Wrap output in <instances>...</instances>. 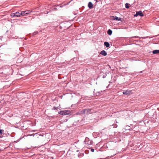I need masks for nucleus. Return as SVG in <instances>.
Masks as SVG:
<instances>
[{
	"mask_svg": "<svg viewBox=\"0 0 159 159\" xmlns=\"http://www.w3.org/2000/svg\"><path fill=\"white\" fill-rule=\"evenodd\" d=\"M92 110L90 109H85L83 110V112L82 113V114H88L92 113L93 112V111H92Z\"/></svg>",
	"mask_w": 159,
	"mask_h": 159,
	"instance_id": "obj_1",
	"label": "nucleus"
},
{
	"mask_svg": "<svg viewBox=\"0 0 159 159\" xmlns=\"http://www.w3.org/2000/svg\"><path fill=\"white\" fill-rule=\"evenodd\" d=\"M70 113V111L69 110L60 111V115H69Z\"/></svg>",
	"mask_w": 159,
	"mask_h": 159,
	"instance_id": "obj_2",
	"label": "nucleus"
},
{
	"mask_svg": "<svg viewBox=\"0 0 159 159\" xmlns=\"http://www.w3.org/2000/svg\"><path fill=\"white\" fill-rule=\"evenodd\" d=\"M11 16L12 17L16 16L19 17H20L21 15L19 12H16V13H12L11 14Z\"/></svg>",
	"mask_w": 159,
	"mask_h": 159,
	"instance_id": "obj_3",
	"label": "nucleus"
},
{
	"mask_svg": "<svg viewBox=\"0 0 159 159\" xmlns=\"http://www.w3.org/2000/svg\"><path fill=\"white\" fill-rule=\"evenodd\" d=\"M111 19L114 20L121 21H122L123 19L120 18H119L116 16H112L111 17Z\"/></svg>",
	"mask_w": 159,
	"mask_h": 159,
	"instance_id": "obj_4",
	"label": "nucleus"
},
{
	"mask_svg": "<svg viewBox=\"0 0 159 159\" xmlns=\"http://www.w3.org/2000/svg\"><path fill=\"white\" fill-rule=\"evenodd\" d=\"M138 16H143V14L142 13L141 11H137L136 14L134 15V16L136 17Z\"/></svg>",
	"mask_w": 159,
	"mask_h": 159,
	"instance_id": "obj_5",
	"label": "nucleus"
},
{
	"mask_svg": "<svg viewBox=\"0 0 159 159\" xmlns=\"http://www.w3.org/2000/svg\"><path fill=\"white\" fill-rule=\"evenodd\" d=\"M123 94L126 95H129L132 94V91L131 90H126V91L123 92Z\"/></svg>",
	"mask_w": 159,
	"mask_h": 159,
	"instance_id": "obj_6",
	"label": "nucleus"
},
{
	"mask_svg": "<svg viewBox=\"0 0 159 159\" xmlns=\"http://www.w3.org/2000/svg\"><path fill=\"white\" fill-rule=\"evenodd\" d=\"M100 53L104 56H106L107 55V53L105 50H102L100 52Z\"/></svg>",
	"mask_w": 159,
	"mask_h": 159,
	"instance_id": "obj_7",
	"label": "nucleus"
},
{
	"mask_svg": "<svg viewBox=\"0 0 159 159\" xmlns=\"http://www.w3.org/2000/svg\"><path fill=\"white\" fill-rule=\"evenodd\" d=\"M88 7L90 9H92L93 8V5L91 2H89L88 5Z\"/></svg>",
	"mask_w": 159,
	"mask_h": 159,
	"instance_id": "obj_8",
	"label": "nucleus"
},
{
	"mask_svg": "<svg viewBox=\"0 0 159 159\" xmlns=\"http://www.w3.org/2000/svg\"><path fill=\"white\" fill-rule=\"evenodd\" d=\"M153 54H156L159 53V50H155L152 51Z\"/></svg>",
	"mask_w": 159,
	"mask_h": 159,
	"instance_id": "obj_9",
	"label": "nucleus"
},
{
	"mask_svg": "<svg viewBox=\"0 0 159 159\" xmlns=\"http://www.w3.org/2000/svg\"><path fill=\"white\" fill-rule=\"evenodd\" d=\"M104 45L106 47H109L110 46V44L108 42H105Z\"/></svg>",
	"mask_w": 159,
	"mask_h": 159,
	"instance_id": "obj_10",
	"label": "nucleus"
},
{
	"mask_svg": "<svg viewBox=\"0 0 159 159\" xmlns=\"http://www.w3.org/2000/svg\"><path fill=\"white\" fill-rule=\"evenodd\" d=\"M112 31L110 29H109L107 30V33L108 34L110 35H111L112 34Z\"/></svg>",
	"mask_w": 159,
	"mask_h": 159,
	"instance_id": "obj_11",
	"label": "nucleus"
},
{
	"mask_svg": "<svg viewBox=\"0 0 159 159\" xmlns=\"http://www.w3.org/2000/svg\"><path fill=\"white\" fill-rule=\"evenodd\" d=\"M20 15L21 16H23L27 15L26 14L25 11H21V13H20Z\"/></svg>",
	"mask_w": 159,
	"mask_h": 159,
	"instance_id": "obj_12",
	"label": "nucleus"
},
{
	"mask_svg": "<svg viewBox=\"0 0 159 159\" xmlns=\"http://www.w3.org/2000/svg\"><path fill=\"white\" fill-rule=\"evenodd\" d=\"M25 11L27 15L30 14L32 12V11L30 10H26Z\"/></svg>",
	"mask_w": 159,
	"mask_h": 159,
	"instance_id": "obj_13",
	"label": "nucleus"
},
{
	"mask_svg": "<svg viewBox=\"0 0 159 159\" xmlns=\"http://www.w3.org/2000/svg\"><path fill=\"white\" fill-rule=\"evenodd\" d=\"M125 6L126 8H129V4L128 3H126L125 4Z\"/></svg>",
	"mask_w": 159,
	"mask_h": 159,
	"instance_id": "obj_14",
	"label": "nucleus"
},
{
	"mask_svg": "<svg viewBox=\"0 0 159 159\" xmlns=\"http://www.w3.org/2000/svg\"><path fill=\"white\" fill-rule=\"evenodd\" d=\"M3 130L0 129V134L1 135L3 133Z\"/></svg>",
	"mask_w": 159,
	"mask_h": 159,
	"instance_id": "obj_15",
	"label": "nucleus"
},
{
	"mask_svg": "<svg viewBox=\"0 0 159 159\" xmlns=\"http://www.w3.org/2000/svg\"><path fill=\"white\" fill-rule=\"evenodd\" d=\"M89 140V138L87 137H86V138L85 140V141L86 143L87 142V141H88Z\"/></svg>",
	"mask_w": 159,
	"mask_h": 159,
	"instance_id": "obj_16",
	"label": "nucleus"
},
{
	"mask_svg": "<svg viewBox=\"0 0 159 159\" xmlns=\"http://www.w3.org/2000/svg\"><path fill=\"white\" fill-rule=\"evenodd\" d=\"M87 143V144H91L92 143V141H90V143Z\"/></svg>",
	"mask_w": 159,
	"mask_h": 159,
	"instance_id": "obj_17",
	"label": "nucleus"
},
{
	"mask_svg": "<svg viewBox=\"0 0 159 159\" xmlns=\"http://www.w3.org/2000/svg\"><path fill=\"white\" fill-rule=\"evenodd\" d=\"M58 107H53V109H54V110H57V109L58 108Z\"/></svg>",
	"mask_w": 159,
	"mask_h": 159,
	"instance_id": "obj_18",
	"label": "nucleus"
},
{
	"mask_svg": "<svg viewBox=\"0 0 159 159\" xmlns=\"http://www.w3.org/2000/svg\"><path fill=\"white\" fill-rule=\"evenodd\" d=\"M94 151V150L93 149H91V151L92 152H93Z\"/></svg>",
	"mask_w": 159,
	"mask_h": 159,
	"instance_id": "obj_19",
	"label": "nucleus"
},
{
	"mask_svg": "<svg viewBox=\"0 0 159 159\" xmlns=\"http://www.w3.org/2000/svg\"><path fill=\"white\" fill-rule=\"evenodd\" d=\"M138 36H135L133 37H132V38H138Z\"/></svg>",
	"mask_w": 159,
	"mask_h": 159,
	"instance_id": "obj_20",
	"label": "nucleus"
},
{
	"mask_svg": "<svg viewBox=\"0 0 159 159\" xmlns=\"http://www.w3.org/2000/svg\"><path fill=\"white\" fill-rule=\"evenodd\" d=\"M58 78L59 79H60V75H58Z\"/></svg>",
	"mask_w": 159,
	"mask_h": 159,
	"instance_id": "obj_21",
	"label": "nucleus"
},
{
	"mask_svg": "<svg viewBox=\"0 0 159 159\" xmlns=\"http://www.w3.org/2000/svg\"><path fill=\"white\" fill-rule=\"evenodd\" d=\"M57 9V8H53V10H55V9Z\"/></svg>",
	"mask_w": 159,
	"mask_h": 159,
	"instance_id": "obj_22",
	"label": "nucleus"
},
{
	"mask_svg": "<svg viewBox=\"0 0 159 159\" xmlns=\"http://www.w3.org/2000/svg\"><path fill=\"white\" fill-rule=\"evenodd\" d=\"M105 76H103V78H105Z\"/></svg>",
	"mask_w": 159,
	"mask_h": 159,
	"instance_id": "obj_23",
	"label": "nucleus"
},
{
	"mask_svg": "<svg viewBox=\"0 0 159 159\" xmlns=\"http://www.w3.org/2000/svg\"><path fill=\"white\" fill-rule=\"evenodd\" d=\"M28 136H32V135H28Z\"/></svg>",
	"mask_w": 159,
	"mask_h": 159,
	"instance_id": "obj_24",
	"label": "nucleus"
},
{
	"mask_svg": "<svg viewBox=\"0 0 159 159\" xmlns=\"http://www.w3.org/2000/svg\"><path fill=\"white\" fill-rule=\"evenodd\" d=\"M58 113L59 114H60V112H58Z\"/></svg>",
	"mask_w": 159,
	"mask_h": 159,
	"instance_id": "obj_25",
	"label": "nucleus"
},
{
	"mask_svg": "<svg viewBox=\"0 0 159 159\" xmlns=\"http://www.w3.org/2000/svg\"><path fill=\"white\" fill-rule=\"evenodd\" d=\"M65 158H66V157H65L64 158V159H65Z\"/></svg>",
	"mask_w": 159,
	"mask_h": 159,
	"instance_id": "obj_26",
	"label": "nucleus"
},
{
	"mask_svg": "<svg viewBox=\"0 0 159 159\" xmlns=\"http://www.w3.org/2000/svg\"><path fill=\"white\" fill-rule=\"evenodd\" d=\"M61 27H60V29H61Z\"/></svg>",
	"mask_w": 159,
	"mask_h": 159,
	"instance_id": "obj_27",
	"label": "nucleus"
}]
</instances>
